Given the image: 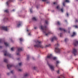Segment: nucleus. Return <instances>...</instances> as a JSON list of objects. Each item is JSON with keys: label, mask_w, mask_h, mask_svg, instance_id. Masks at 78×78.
Listing matches in <instances>:
<instances>
[{"label": "nucleus", "mask_w": 78, "mask_h": 78, "mask_svg": "<svg viewBox=\"0 0 78 78\" xmlns=\"http://www.w3.org/2000/svg\"><path fill=\"white\" fill-rule=\"evenodd\" d=\"M41 29L43 31V32L45 33L46 36H48L49 34H51V33L50 32H47L48 33L47 34V27L46 26L43 27L42 26H41Z\"/></svg>", "instance_id": "obj_1"}, {"label": "nucleus", "mask_w": 78, "mask_h": 78, "mask_svg": "<svg viewBox=\"0 0 78 78\" xmlns=\"http://www.w3.org/2000/svg\"><path fill=\"white\" fill-rule=\"evenodd\" d=\"M41 41H37L36 42V43L37 45H34V47H37L38 48L39 47H40V48H43V47L42 45H41Z\"/></svg>", "instance_id": "obj_2"}, {"label": "nucleus", "mask_w": 78, "mask_h": 78, "mask_svg": "<svg viewBox=\"0 0 78 78\" xmlns=\"http://www.w3.org/2000/svg\"><path fill=\"white\" fill-rule=\"evenodd\" d=\"M59 46V44H57L55 45V51L56 53H59L60 51H61V49L58 48V46Z\"/></svg>", "instance_id": "obj_3"}, {"label": "nucleus", "mask_w": 78, "mask_h": 78, "mask_svg": "<svg viewBox=\"0 0 78 78\" xmlns=\"http://www.w3.org/2000/svg\"><path fill=\"white\" fill-rule=\"evenodd\" d=\"M3 52L4 53L5 56H9V57H11V54L7 52V51H4Z\"/></svg>", "instance_id": "obj_4"}, {"label": "nucleus", "mask_w": 78, "mask_h": 78, "mask_svg": "<svg viewBox=\"0 0 78 78\" xmlns=\"http://www.w3.org/2000/svg\"><path fill=\"white\" fill-rule=\"evenodd\" d=\"M47 58H48L49 59H51V58H53L54 60L56 59V57H53V56L51 54H50L49 55H48L47 56Z\"/></svg>", "instance_id": "obj_5"}, {"label": "nucleus", "mask_w": 78, "mask_h": 78, "mask_svg": "<svg viewBox=\"0 0 78 78\" xmlns=\"http://www.w3.org/2000/svg\"><path fill=\"white\" fill-rule=\"evenodd\" d=\"M48 64L49 66V67L51 69V70H54V69H55V67H54V66L51 65L50 64H49L48 63Z\"/></svg>", "instance_id": "obj_6"}, {"label": "nucleus", "mask_w": 78, "mask_h": 78, "mask_svg": "<svg viewBox=\"0 0 78 78\" xmlns=\"http://www.w3.org/2000/svg\"><path fill=\"white\" fill-rule=\"evenodd\" d=\"M22 51V48H18V51L17 52L18 53H17V55H19V52L20 51Z\"/></svg>", "instance_id": "obj_7"}, {"label": "nucleus", "mask_w": 78, "mask_h": 78, "mask_svg": "<svg viewBox=\"0 0 78 78\" xmlns=\"http://www.w3.org/2000/svg\"><path fill=\"white\" fill-rule=\"evenodd\" d=\"M73 53L74 55L75 56H76V53H77L76 49L75 48L73 49Z\"/></svg>", "instance_id": "obj_8"}, {"label": "nucleus", "mask_w": 78, "mask_h": 78, "mask_svg": "<svg viewBox=\"0 0 78 78\" xmlns=\"http://www.w3.org/2000/svg\"><path fill=\"white\" fill-rule=\"evenodd\" d=\"M1 28L2 30H5V31H7V30H8L7 27H1Z\"/></svg>", "instance_id": "obj_9"}, {"label": "nucleus", "mask_w": 78, "mask_h": 78, "mask_svg": "<svg viewBox=\"0 0 78 78\" xmlns=\"http://www.w3.org/2000/svg\"><path fill=\"white\" fill-rule=\"evenodd\" d=\"M73 44L75 46H76V45H78V41L76 40H74Z\"/></svg>", "instance_id": "obj_10"}, {"label": "nucleus", "mask_w": 78, "mask_h": 78, "mask_svg": "<svg viewBox=\"0 0 78 78\" xmlns=\"http://www.w3.org/2000/svg\"><path fill=\"white\" fill-rule=\"evenodd\" d=\"M57 40V37H52L51 39V41L52 42H53V41L54 40Z\"/></svg>", "instance_id": "obj_11"}, {"label": "nucleus", "mask_w": 78, "mask_h": 78, "mask_svg": "<svg viewBox=\"0 0 78 78\" xmlns=\"http://www.w3.org/2000/svg\"><path fill=\"white\" fill-rule=\"evenodd\" d=\"M7 67L8 69H9L10 67H13V65H11L10 64H8L7 65Z\"/></svg>", "instance_id": "obj_12"}, {"label": "nucleus", "mask_w": 78, "mask_h": 78, "mask_svg": "<svg viewBox=\"0 0 78 78\" xmlns=\"http://www.w3.org/2000/svg\"><path fill=\"white\" fill-rule=\"evenodd\" d=\"M13 1V0H9V1L7 2V5L8 6L9 5V4L11 2H12Z\"/></svg>", "instance_id": "obj_13"}, {"label": "nucleus", "mask_w": 78, "mask_h": 78, "mask_svg": "<svg viewBox=\"0 0 78 78\" xmlns=\"http://www.w3.org/2000/svg\"><path fill=\"white\" fill-rule=\"evenodd\" d=\"M21 24H22V22H19V24H18L17 25V27H19L21 25Z\"/></svg>", "instance_id": "obj_14"}, {"label": "nucleus", "mask_w": 78, "mask_h": 78, "mask_svg": "<svg viewBox=\"0 0 78 78\" xmlns=\"http://www.w3.org/2000/svg\"><path fill=\"white\" fill-rule=\"evenodd\" d=\"M59 29L61 31H64V32H66V30H65V29L62 28H59Z\"/></svg>", "instance_id": "obj_15"}, {"label": "nucleus", "mask_w": 78, "mask_h": 78, "mask_svg": "<svg viewBox=\"0 0 78 78\" xmlns=\"http://www.w3.org/2000/svg\"><path fill=\"white\" fill-rule=\"evenodd\" d=\"M4 44L6 47H8V46H9V44H8L7 42H4Z\"/></svg>", "instance_id": "obj_16"}, {"label": "nucleus", "mask_w": 78, "mask_h": 78, "mask_svg": "<svg viewBox=\"0 0 78 78\" xmlns=\"http://www.w3.org/2000/svg\"><path fill=\"white\" fill-rule=\"evenodd\" d=\"M29 75V74L27 73H26L25 74H24V77H27V76H28Z\"/></svg>", "instance_id": "obj_17"}, {"label": "nucleus", "mask_w": 78, "mask_h": 78, "mask_svg": "<svg viewBox=\"0 0 78 78\" xmlns=\"http://www.w3.org/2000/svg\"><path fill=\"white\" fill-rule=\"evenodd\" d=\"M57 9H58V10H60V7H59V5L57 6Z\"/></svg>", "instance_id": "obj_18"}, {"label": "nucleus", "mask_w": 78, "mask_h": 78, "mask_svg": "<svg viewBox=\"0 0 78 78\" xmlns=\"http://www.w3.org/2000/svg\"><path fill=\"white\" fill-rule=\"evenodd\" d=\"M76 34V33L75 32H73V35H71L72 37H73V36H74Z\"/></svg>", "instance_id": "obj_19"}, {"label": "nucleus", "mask_w": 78, "mask_h": 78, "mask_svg": "<svg viewBox=\"0 0 78 78\" xmlns=\"http://www.w3.org/2000/svg\"><path fill=\"white\" fill-rule=\"evenodd\" d=\"M56 62L57 64L56 65V67H58V64L59 63V62L58 61H56Z\"/></svg>", "instance_id": "obj_20"}, {"label": "nucleus", "mask_w": 78, "mask_h": 78, "mask_svg": "<svg viewBox=\"0 0 78 78\" xmlns=\"http://www.w3.org/2000/svg\"><path fill=\"white\" fill-rule=\"evenodd\" d=\"M29 58H30V55H27V60H29Z\"/></svg>", "instance_id": "obj_21"}, {"label": "nucleus", "mask_w": 78, "mask_h": 78, "mask_svg": "<svg viewBox=\"0 0 78 78\" xmlns=\"http://www.w3.org/2000/svg\"><path fill=\"white\" fill-rule=\"evenodd\" d=\"M32 20H35V21H36V18H35V17L33 18Z\"/></svg>", "instance_id": "obj_22"}, {"label": "nucleus", "mask_w": 78, "mask_h": 78, "mask_svg": "<svg viewBox=\"0 0 78 78\" xmlns=\"http://www.w3.org/2000/svg\"><path fill=\"white\" fill-rule=\"evenodd\" d=\"M57 25H61V23L59 22L58 21L57 22Z\"/></svg>", "instance_id": "obj_23"}, {"label": "nucleus", "mask_w": 78, "mask_h": 78, "mask_svg": "<svg viewBox=\"0 0 78 78\" xmlns=\"http://www.w3.org/2000/svg\"><path fill=\"white\" fill-rule=\"evenodd\" d=\"M4 12H6L7 13H8L9 12V11L8 10H6L4 11Z\"/></svg>", "instance_id": "obj_24"}, {"label": "nucleus", "mask_w": 78, "mask_h": 78, "mask_svg": "<svg viewBox=\"0 0 78 78\" xmlns=\"http://www.w3.org/2000/svg\"><path fill=\"white\" fill-rule=\"evenodd\" d=\"M4 62H8V60H7L6 59H5L4 60Z\"/></svg>", "instance_id": "obj_25"}, {"label": "nucleus", "mask_w": 78, "mask_h": 78, "mask_svg": "<svg viewBox=\"0 0 78 78\" xmlns=\"http://www.w3.org/2000/svg\"><path fill=\"white\" fill-rule=\"evenodd\" d=\"M65 2H66L67 3H69V0H66Z\"/></svg>", "instance_id": "obj_26"}, {"label": "nucleus", "mask_w": 78, "mask_h": 78, "mask_svg": "<svg viewBox=\"0 0 78 78\" xmlns=\"http://www.w3.org/2000/svg\"><path fill=\"white\" fill-rule=\"evenodd\" d=\"M20 42H22V41H23V39H22V38H20Z\"/></svg>", "instance_id": "obj_27"}, {"label": "nucleus", "mask_w": 78, "mask_h": 78, "mask_svg": "<svg viewBox=\"0 0 78 78\" xmlns=\"http://www.w3.org/2000/svg\"><path fill=\"white\" fill-rule=\"evenodd\" d=\"M74 27H75V28H78V26L76 25V26H73Z\"/></svg>", "instance_id": "obj_28"}, {"label": "nucleus", "mask_w": 78, "mask_h": 78, "mask_svg": "<svg viewBox=\"0 0 78 78\" xmlns=\"http://www.w3.org/2000/svg\"><path fill=\"white\" fill-rule=\"evenodd\" d=\"M68 41V39L67 38H66L65 40V42H67Z\"/></svg>", "instance_id": "obj_29"}, {"label": "nucleus", "mask_w": 78, "mask_h": 78, "mask_svg": "<svg viewBox=\"0 0 78 78\" xmlns=\"http://www.w3.org/2000/svg\"><path fill=\"white\" fill-rule=\"evenodd\" d=\"M5 20H8V18H5L4 19Z\"/></svg>", "instance_id": "obj_30"}, {"label": "nucleus", "mask_w": 78, "mask_h": 78, "mask_svg": "<svg viewBox=\"0 0 78 78\" xmlns=\"http://www.w3.org/2000/svg\"><path fill=\"white\" fill-rule=\"evenodd\" d=\"M14 48H11V50L12 51H14Z\"/></svg>", "instance_id": "obj_31"}, {"label": "nucleus", "mask_w": 78, "mask_h": 78, "mask_svg": "<svg viewBox=\"0 0 78 78\" xmlns=\"http://www.w3.org/2000/svg\"><path fill=\"white\" fill-rule=\"evenodd\" d=\"M45 23L46 24H47L48 23V21L47 20H45Z\"/></svg>", "instance_id": "obj_32"}, {"label": "nucleus", "mask_w": 78, "mask_h": 78, "mask_svg": "<svg viewBox=\"0 0 78 78\" xmlns=\"http://www.w3.org/2000/svg\"><path fill=\"white\" fill-rule=\"evenodd\" d=\"M19 64L20 66H22V63H19Z\"/></svg>", "instance_id": "obj_33"}, {"label": "nucleus", "mask_w": 78, "mask_h": 78, "mask_svg": "<svg viewBox=\"0 0 78 78\" xmlns=\"http://www.w3.org/2000/svg\"><path fill=\"white\" fill-rule=\"evenodd\" d=\"M63 5L64 6H65V2H64L63 3Z\"/></svg>", "instance_id": "obj_34"}, {"label": "nucleus", "mask_w": 78, "mask_h": 78, "mask_svg": "<svg viewBox=\"0 0 78 78\" xmlns=\"http://www.w3.org/2000/svg\"><path fill=\"white\" fill-rule=\"evenodd\" d=\"M32 9H30V12H31V13L33 12V11H32Z\"/></svg>", "instance_id": "obj_35"}, {"label": "nucleus", "mask_w": 78, "mask_h": 78, "mask_svg": "<svg viewBox=\"0 0 78 78\" xmlns=\"http://www.w3.org/2000/svg\"><path fill=\"white\" fill-rule=\"evenodd\" d=\"M53 4L54 5H55V4H57V2H55L53 3Z\"/></svg>", "instance_id": "obj_36"}, {"label": "nucleus", "mask_w": 78, "mask_h": 78, "mask_svg": "<svg viewBox=\"0 0 78 78\" xmlns=\"http://www.w3.org/2000/svg\"><path fill=\"white\" fill-rule=\"evenodd\" d=\"M14 72V71H11V73H12V74H13V73Z\"/></svg>", "instance_id": "obj_37"}, {"label": "nucleus", "mask_w": 78, "mask_h": 78, "mask_svg": "<svg viewBox=\"0 0 78 78\" xmlns=\"http://www.w3.org/2000/svg\"><path fill=\"white\" fill-rule=\"evenodd\" d=\"M61 11L62 12H63V9H61Z\"/></svg>", "instance_id": "obj_38"}, {"label": "nucleus", "mask_w": 78, "mask_h": 78, "mask_svg": "<svg viewBox=\"0 0 78 78\" xmlns=\"http://www.w3.org/2000/svg\"><path fill=\"white\" fill-rule=\"evenodd\" d=\"M66 14H67V17H69V14H68V12L66 13Z\"/></svg>", "instance_id": "obj_39"}, {"label": "nucleus", "mask_w": 78, "mask_h": 78, "mask_svg": "<svg viewBox=\"0 0 78 78\" xmlns=\"http://www.w3.org/2000/svg\"><path fill=\"white\" fill-rule=\"evenodd\" d=\"M75 22H78V20H77V19H76Z\"/></svg>", "instance_id": "obj_40"}, {"label": "nucleus", "mask_w": 78, "mask_h": 78, "mask_svg": "<svg viewBox=\"0 0 78 78\" xmlns=\"http://www.w3.org/2000/svg\"><path fill=\"white\" fill-rule=\"evenodd\" d=\"M42 1L43 2H46V1H47V0H42Z\"/></svg>", "instance_id": "obj_41"}, {"label": "nucleus", "mask_w": 78, "mask_h": 78, "mask_svg": "<svg viewBox=\"0 0 78 78\" xmlns=\"http://www.w3.org/2000/svg\"><path fill=\"white\" fill-rule=\"evenodd\" d=\"M2 42V40L1 39H0V43Z\"/></svg>", "instance_id": "obj_42"}, {"label": "nucleus", "mask_w": 78, "mask_h": 78, "mask_svg": "<svg viewBox=\"0 0 78 78\" xmlns=\"http://www.w3.org/2000/svg\"><path fill=\"white\" fill-rule=\"evenodd\" d=\"M50 44H49V45H46V47H49V46H50Z\"/></svg>", "instance_id": "obj_43"}, {"label": "nucleus", "mask_w": 78, "mask_h": 78, "mask_svg": "<svg viewBox=\"0 0 78 78\" xmlns=\"http://www.w3.org/2000/svg\"><path fill=\"white\" fill-rule=\"evenodd\" d=\"M62 34L61 33L60 34V37H62Z\"/></svg>", "instance_id": "obj_44"}, {"label": "nucleus", "mask_w": 78, "mask_h": 78, "mask_svg": "<svg viewBox=\"0 0 78 78\" xmlns=\"http://www.w3.org/2000/svg\"><path fill=\"white\" fill-rule=\"evenodd\" d=\"M59 70H58L57 72V73H59Z\"/></svg>", "instance_id": "obj_45"}, {"label": "nucleus", "mask_w": 78, "mask_h": 78, "mask_svg": "<svg viewBox=\"0 0 78 78\" xmlns=\"http://www.w3.org/2000/svg\"><path fill=\"white\" fill-rule=\"evenodd\" d=\"M35 69L36 68L35 67H33V69H34V70H35Z\"/></svg>", "instance_id": "obj_46"}, {"label": "nucleus", "mask_w": 78, "mask_h": 78, "mask_svg": "<svg viewBox=\"0 0 78 78\" xmlns=\"http://www.w3.org/2000/svg\"><path fill=\"white\" fill-rule=\"evenodd\" d=\"M19 71H20V72H21V71H22V70L20 69H19Z\"/></svg>", "instance_id": "obj_47"}, {"label": "nucleus", "mask_w": 78, "mask_h": 78, "mask_svg": "<svg viewBox=\"0 0 78 78\" xmlns=\"http://www.w3.org/2000/svg\"><path fill=\"white\" fill-rule=\"evenodd\" d=\"M7 75H10V73H7Z\"/></svg>", "instance_id": "obj_48"}, {"label": "nucleus", "mask_w": 78, "mask_h": 78, "mask_svg": "<svg viewBox=\"0 0 78 78\" xmlns=\"http://www.w3.org/2000/svg\"><path fill=\"white\" fill-rule=\"evenodd\" d=\"M34 29H37V27H34Z\"/></svg>", "instance_id": "obj_49"}, {"label": "nucleus", "mask_w": 78, "mask_h": 78, "mask_svg": "<svg viewBox=\"0 0 78 78\" xmlns=\"http://www.w3.org/2000/svg\"><path fill=\"white\" fill-rule=\"evenodd\" d=\"M2 47L1 46H0V48H1Z\"/></svg>", "instance_id": "obj_50"}, {"label": "nucleus", "mask_w": 78, "mask_h": 78, "mask_svg": "<svg viewBox=\"0 0 78 78\" xmlns=\"http://www.w3.org/2000/svg\"><path fill=\"white\" fill-rule=\"evenodd\" d=\"M36 8H38V6H36Z\"/></svg>", "instance_id": "obj_51"}, {"label": "nucleus", "mask_w": 78, "mask_h": 78, "mask_svg": "<svg viewBox=\"0 0 78 78\" xmlns=\"http://www.w3.org/2000/svg\"><path fill=\"white\" fill-rule=\"evenodd\" d=\"M17 59H18V60H19L20 59V58H18Z\"/></svg>", "instance_id": "obj_52"}, {"label": "nucleus", "mask_w": 78, "mask_h": 78, "mask_svg": "<svg viewBox=\"0 0 78 78\" xmlns=\"http://www.w3.org/2000/svg\"><path fill=\"white\" fill-rule=\"evenodd\" d=\"M14 10H15L13 9L12 10V11H14Z\"/></svg>", "instance_id": "obj_53"}, {"label": "nucleus", "mask_w": 78, "mask_h": 78, "mask_svg": "<svg viewBox=\"0 0 78 78\" xmlns=\"http://www.w3.org/2000/svg\"><path fill=\"white\" fill-rule=\"evenodd\" d=\"M28 35H30V33H29V34H28Z\"/></svg>", "instance_id": "obj_54"}, {"label": "nucleus", "mask_w": 78, "mask_h": 78, "mask_svg": "<svg viewBox=\"0 0 78 78\" xmlns=\"http://www.w3.org/2000/svg\"><path fill=\"white\" fill-rule=\"evenodd\" d=\"M11 42H12V40H11Z\"/></svg>", "instance_id": "obj_55"}, {"label": "nucleus", "mask_w": 78, "mask_h": 78, "mask_svg": "<svg viewBox=\"0 0 78 78\" xmlns=\"http://www.w3.org/2000/svg\"><path fill=\"white\" fill-rule=\"evenodd\" d=\"M33 59H34V57L33 58Z\"/></svg>", "instance_id": "obj_56"}, {"label": "nucleus", "mask_w": 78, "mask_h": 78, "mask_svg": "<svg viewBox=\"0 0 78 78\" xmlns=\"http://www.w3.org/2000/svg\"><path fill=\"white\" fill-rule=\"evenodd\" d=\"M27 31H28V30H27Z\"/></svg>", "instance_id": "obj_57"}, {"label": "nucleus", "mask_w": 78, "mask_h": 78, "mask_svg": "<svg viewBox=\"0 0 78 78\" xmlns=\"http://www.w3.org/2000/svg\"><path fill=\"white\" fill-rule=\"evenodd\" d=\"M65 22H67V20H65Z\"/></svg>", "instance_id": "obj_58"}, {"label": "nucleus", "mask_w": 78, "mask_h": 78, "mask_svg": "<svg viewBox=\"0 0 78 78\" xmlns=\"http://www.w3.org/2000/svg\"><path fill=\"white\" fill-rule=\"evenodd\" d=\"M69 33H70V31L69 32Z\"/></svg>", "instance_id": "obj_59"}, {"label": "nucleus", "mask_w": 78, "mask_h": 78, "mask_svg": "<svg viewBox=\"0 0 78 78\" xmlns=\"http://www.w3.org/2000/svg\"><path fill=\"white\" fill-rule=\"evenodd\" d=\"M63 78H65V77H64L63 76Z\"/></svg>", "instance_id": "obj_60"}, {"label": "nucleus", "mask_w": 78, "mask_h": 78, "mask_svg": "<svg viewBox=\"0 0 78 78\" xmlns=\"http://www.w3.org/2000/svg\"><path fill=\"white\" fill-rule=\"evenodd\" d=\"M76 1H78V0H76Z\"/></svg>", "instance_id": "obj_61"}, {"label": "nucleus", "mask_w": 78, "mask_h": 78, "mask_svg": "<svg viewBox=\"0 0 78 78\" xmlns=\"http://www.w3.org/2000/svg\"><path fill=\"white\" fill-rule=\"evenodd\" d=\"M48 3V2H47V3Z\"/></svg>", "instance_id": "obj_62"}]
</instances>
